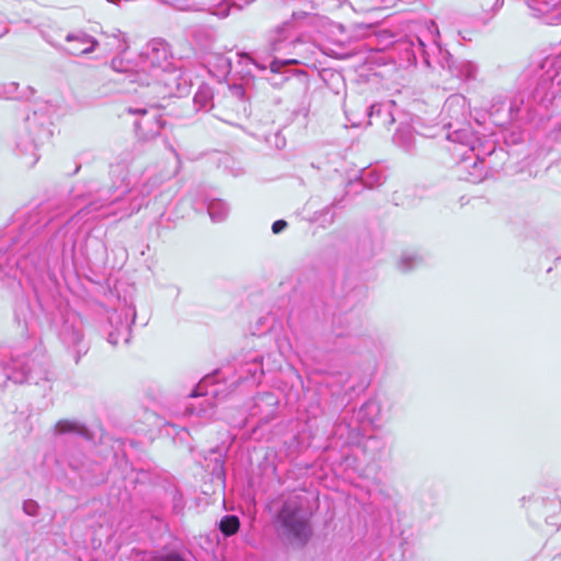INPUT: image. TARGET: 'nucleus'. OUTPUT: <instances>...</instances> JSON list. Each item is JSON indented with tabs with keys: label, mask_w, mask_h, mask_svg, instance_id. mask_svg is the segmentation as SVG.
I'll return each instance as SVG.
<instances>
[{
	"label": "nucleus",
	"mask_w": 561,
	"mask_h": 561,
	"mask_svg": "<svg viewBox=\"0 0 561 561\" xmlns=\"http://www.w3.org/2000/svg\"><path fill=\"white\" fill-rule=\"evenodd\" d=\"M82 340V334L80 331L78 330H73L70 334V336L68 337V342L72 343L73 345H77L81 342Z\"/></svg>",
	"instance_id": "393cba45"
},
{
	"label": "nucleus",
	"mask_w": 561,
	"mask_h": 561,
	"mask_svg": "<svg viewBox=\"0 0 561 561\" xmlns=\"http://www.w3.org/2000/svg\"><path fill=\"white\" fill-rule=\"evenodd\" d=\"M194 102L199 108H206L210 102V93L207 89L199 90L195 96Z\"/></svg>",
	"instance_id": "6ab92c4d"
},
{
	"label": "nucleus",
	"mask_w": 561,
	"mask_h": 561,
	"mask_svg": "<svg viewBox=\"0 0 561 561\" xmlns=\"http://www.w3.org/2000/svg\"><path fill=\"white\" fill-rule=\"evenodd\" d=\"M7 33V27L0 24V37Z\"/></svg>",
	"instance_id": "cd10ccee"
},
{
	"label": "nucleus",
	"mask_w": 561,
	"mask_h": 561,
	"mask_svg": "<svg viewBox=\"0 0 561 561\" xmlns=\"http://www.w3.org/2000/svg\"><path fill=\"white\" fill-rule=\"evenodd\" d=\"M379 411V403L376 400H369L363 405L360 413L363 416L367 417L370 423H374Z\"/></svg>",
	"instance_id": "f3484780"
},
{
	"label": "nucleus",
	"mask_w": 561,
	"mask_h": 561,
	"mask_svg": "<svg viewBox=\"0 0 561 561\" xmlns=\"http://www.w3.org/2000/svg\"><path fill=\"white\" fill-rule=\"evenodd\" d=\"M199 405H201V409L198 410L199 415L205 416V417L213 416V412L209 411L214 408V404L210 402V399H208V398L203 399V401L199 403Z\"/></svg>",
	"instance_id": "412c9836"
},
{
	"label": "nucleus",
	"mask_w": 561,
	"mask_h": 561,
	"mask_svg": "<svg viewBox=\"0 0 561 561\" xmlns=\"http://www.w3.org/2000/svg\"><path fill=\"white\" fill-rule=\"evenodd\" d=\"M239 526H240V523H239L238 517L231 516V515L225 516L220 520V524H219L220 530L226 536H231V535L236 534L237 530L239 529Z\"/></svg>",
	"instance_id": "dca6fc26"
},
{
	"label": "nucleus",
	"mask_w": 561,
	"mask_h": 561,
	"mask_svg": "<svg viewBox=\"0 0 561 561\" xmlns=\"http://www.w3.org/2000/svg\"><path fill=\"white\" fill-rule=\"evenodd\" d=\"M38 504L33 500H26L23 503V511L28 516H36L38 514Z\"/></svg>",
	"instance_id": "4be33fe9"
},
{
	"label": "nucleus",
	"mask_w": 561,
	"mask_h": 561,
	"mask_svg": "<svg viewBox=\"0 0 561 561\" xmlns=\"http://www.w3.org/2000/svg\"><path fill=\"white\" fill-rule=\"evenodd\" d=\"M394 104V102H389L387 104H374L369 108V117L373 116H385L382 124L383 125H392L394 123V117L391 113V106Z\"/></svg>",
	"instance_id": "9b49d317"
},
{
	"label": "nucleus",
	"mask_w": 561,
	"mask_h": 561,
	"mask_svg": "<svg viewBox=\"0 0 561 561\" xmlns=\"http://www.w3.org/2000/svg\"><path fill=\"white\" fill-rule=\"evenodd\" d=\"M202 396L207 397V396H208V393L203 394L202 392H197V391H194V392L192 393V397H202Z\"/></svg>",
	"instance_id": "c85d7f7f"
},
{
	"label": "nucleus",
	"mask_w": 561,
	"mask_h": 561,
	"mask_svg": "<svg viewBox=\"0 0 561 561\" xmlns=\"http://www.w3.org/2000/svg\"><path fill=\"white\" fill-rule=\"evenodd\" d=\"M222 61H224V67H225L226 71L229 72L230 68H231L230 61L228 59H222Z\"/></svg>",
	"instance_id": "bb28decb"
},
{
	"label": "nucleus",
	"mask_w": 561,
	"mask_h": 561,
	"mask_svg": "<svg viewBox=\"0 0 561 561\" xmlns=\"http://www.w3.org/2000/svg\"><path fill=\"white\" fill-rule=\"evenodd\" d=\"M239 62H251L255 65L259 69L264 70L265 66L256 62L252 57H250L248 54H238Z\"/></svg>",
	"instance_id": "b1692460"
},
{
	"label": "nucleus",
	"mask_w": 561,
	"mask_h": 561,
	"mask_svg": "<svg viewBox=\"0 0 561 561\" xmlns=\"http://www.w3.org/2000/svg\"><path fill=\"white\" fill-rule=\"evenodd\" d=\"M54 431L57 434H67V433H75V434H79V435L85 434L84 426L81 425L79 422L72 421V420L58 421L55 425Z\"/></svg>",
	"instance_id": "f8f14e48"
},
{
	"label": "nucleus",
	"mask_w": 561,
	"mask_h": 561,
	"mask_svg": "<svg viewBox=\"0 0 561 561\" xmlns=\"http://www.w3.org/2000/svg\"><path fill=\"white\" fill-rule=\"evenodd\" d=\"M139 68L131 71L128 65H124L122 58L112 60V68L118 72H126L129 82H139L150 85L152 81L163 83L168 88L178 85L179 70L173 65V58L169 45L160 39H153L147 44L139 58Z\"/></svg>",
	"instance_id": "f257e3e1"
},
{
	"label": "nucleus",
	"mask_w": 561,
	"mask_h": 561,
	"mask_svg": "<svg viewBox=\"0 0 561 561\" xmlns=\"http://www.w3.org/2000/svg\"><path fill=\"white\" fill-rule=\"evenodd\" d=\"M278 522L282 526L284 536L296 545H305L310 535L308 514L304 511V501L300 496L289 497L283 505Z\"/></svg>",
	"instance_id": "7ed1b4c3"
},
{
	"label": "nucleus",
	"mask_w": 561,
	"mask_h": 561,
	"mask_svg": "<svg viewBox=\"0 0 561 561\" xmlns=\"http://www.w3.org/2000/svg\"><path fill=\"white\" fill-rule=\"evenodd\" d=\"M229 213L227 204L220 199L211 201L208 204V214L213 221H222Z\"/></svg>",
	"instance_id": "ddd939ff"
},
{
	"label": "nucleus",
	"mask_w": 561,
	"mask_h": 561,
	"mask_svg": "<svg viewBox=\"0 0 561 561\" xmlns=\"http://www.w3.org/2000/svg\"><path fill=\"white\" fill-rule=\"evenodd\" d=\"M297 61L294 60V59H288V60H278V59H274L271 65H270V68H271V71L273 72H278L280 70V68L285 65H290V64H296Z\"/></svg>",
	"instance_id": "5701e85b"
},
{
	"label": "nucleus",
	"mask_w": 561,
	"mask_h": 561,
	"mask_svg": "<svg viewBox=\"0 0 561 561\" xmlns=\"http://www.w3.org/2000/svg\"><path fill=\"white\" fill-rule=\"evenodd\" d=\"M294 37V23L285 22L282 25L277 26L271 38V49L273 51H278L280 49L282 41L289 39Z\"/></svg>",
	"instance_id": "6e6552de"
},
{
	"label": "nucleus",
	"mask_w": 561,
	"mask_h": 561,
	"mask_svg": "<svg viewBox=\"0 0 561 561\" xmlns=\"http://www.w3.org/2000/svg\"><path fill=\"white\" fill-rule=\"evenodd\" d=\"M448 139L468 147L469 150L473 149V136L469 129L455 130L448 135Z\"/></svg>",
	"instance_id": "4468645a"
},
{
	"label": "nucleus",
	"mask_w": 561,
	"mask_h": 561,
	"mask_svg": "<svg viewBox=\"0 0 561 561\" xmlns=\"http://www.w3.org/2000/svg\"><path fill=\"white\" fill-rule=\"evenodd\" d=\"M126 111L131 115H140L135 122V130L140 139L150 140L160 134L163 123L157 110L128 106Z\"/></svg>",
	"instance_id": "20e7f679"
},
{
	"label": "nucleus",
	"mask_w": 561,
	"mask_h": 561,
	"mask_svg": "<svg viewBox=\"0 0 561 561\" xmlns=\"http://www.w3.org/2000/svg\"><path fill=\"white\" fill-rule=\"evenodd\" d=\"M47 375L44 357L35 350L30 355L22 356L15 353L9 363L0 362V386L9 380L14 383H38L41 380H47Z\"/></svg>",
	"instance_id": "f03ea898"
},
{
	"label": "nucleus",
	"mask_w": 561,
	"mask_h": 561,
	"mask_svg": "<svg viewBox=\"0 0 561 561\" xmlns=\"http://www.w3.org/2000/svg\"><path fill=\"white\" fill-rule=\"evenodd\" d=\"M500 0H496V4H499Z\"/></svg>",
	"instance_id": "c756f323"
},
{
	"label": "nucleus",
	"mask_w": 561,
	"mask_h": 561,
	"mask_svg": "<svg viewBox=\"0 0 561 561\" xmlns=\"http://www.w3.org/2000/svg\"><path fill=\"white\" fill-rule=\"evenodd\" d=\"M287 226V222L285 220H277L273 224L272 230L274 233H279L283 231Z\"/></svg>",
	"instance_id": "a878e982"
},
{
	"label": "nucleus",
	"mask_w": 561,
	"mask_h": 561,
	"mask_svg": "<svg viewBox=\"0 0 561 561\" xmlns=\"http://www.w3.org/2000/svg\"><path fill=\"white\" fill-rule=\"evenodd\" d=\"M420 261L421 259L415 253H404L399 261V267L405 272L416 266Z\"/></svg>",
	"instance_id": "a211bd4d"
},
{
	"label": "nucleus",
	"mask_w": 561,
	"mask_h": 561,
	"mask_svg": "<svg viewBox=\"0 0 561 561\" xmlns=\"http://www.w3.org/2000/svg\"><path fill=\"white\" fill-rule=\"evenodd\" d=\"M111 322L114 320H117L119 322V327L115 330L108 333L107 341L113 346L118 345L121 342L127 343L130 339V329L128 323L121 321V316L115 314V317L110 318Z\"/></svg>",
	"instance_id": "1a4fd4ad"
},
{
	"label": "nucleus",
	"mask_w": 561,
	"mask_h": 561,
	"mask_svg": "<svg viewBox=\"0 0 561 561\" xmlns=\"http://www.w3.org/2000/svg\"><path fill=\"white\" fill-rule=\"evenodd\" d=\"M66 39L71 44L68 48V53L75 56L89 54L93 51L98 45V42L93 37L84 33L69 34Z\"/></svg>",
	"instance_id": "423d86ee"
},
{
	"label": "nucleus",
	"mask_w": 561,
	"mask_h": 561,
	"mask_svg": "<svg viewBox=\"0 0 561 561\" xmlns=\"http://www.w3.org/2000/svg\"><path fill=\"white\" fill-rule=\"evenodd\" d=\"M445 55L448 69L457 77L468 80L476 76L477 66L473 62L469 60H454L447 51Z\"/></svg>",
	"instance_id": "0eeeda50"
},
{
	"label": "nucleus",
	"mask_w": 561,
	"mask_h": 561,
	"mask_svg": "<svg viewBox=\"0 0 561 561\" xmlns=\"http://www.w3.org/2000/svg\"><path fill=\"white\" fill-rule=\"evenodd\" d=\"M527 5L534 16L541 19L546 24H561V5L557 0H527Z\"/></svg>",
	"instance_id": "39448f33"
},
{
	"label": "nucleus",
	"mask_w": 561,
	"mask_h": 561,
	"mask_svg": "<svg viewBox=\"0 0 561 561\" xmlns=\"http://www.w3.org/2000/svg\"><path fill=\"white\" fill-rule=\"evenodd\" d=\"M413 138V133L409 127H400L394 135V141L407 150L412 147Z\"/></svg>",
	"instance_id": "2eb2a0df"
},
{
	"label": "nucleus",
	"mask_w": 561,
	"mask_h": 561,
	"mask_svg": "<svg viewBox=\"0 0 561 561\" xmlns=\"http://www.w3.org/2000/svg\"><path fill=\"white\" fill-rule=\"evenodd\" d=\"M230 3L228 1H222L218 5L214 7L211 10V13L219 16V18H226L229 15L230 12Z\"/></svg>",
	"instance_id": "aec40b11"
},
{
	"label": "nucleus",
	"mask_w": 561,
	"mask_h": 561,
	"mask_svg": "<svg viewBox=\"0 0 561 561\" xmlns=\"http://www.w3.org/2000/svg\"><path fill=\"white\" fill-rule=\"evenodd\" d=\"M444 110L450 113L451 116L458 117L460 115L463 117L468 111L467 100L459 94L451 95L445 102Z\"/></svg>",
	"instance_id": "9d476101"
}]
</instances>
